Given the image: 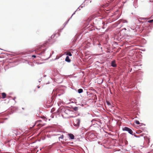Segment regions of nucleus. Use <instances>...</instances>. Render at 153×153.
<instances>
[{
    "instance_id": "nucleus-1",
    "label": "nucleus",
    "mask_w": 153,
    "mask_h": 153,
    "mask_svg": "<svg viewBox=\"0 0 153 153\" xmlns=\"http://www.w3.org/2000/svg\"><path fill=\"white\" fill-rule=\"evenodd\" d=\"M80 119L79 118L76 119L74 121L73 125L76 129L78 128L80 125Z\"/></svg>"
},
{
    "instance_id": "nucleus-2",
    "label": "nucleus",
    "mask_w": 153,
    "mask_h": 153,
    "mask_svg": "<svg viewBox=\"0 0 153 153\" xmlns=\"http://www.w3.org/2000/svg\"><path fill=\"white\" fill-rule=\"evenodd\" d=\"M122 130L123 131H127L129 134L131 135H133V132L132 130L127 127H125L122 128Z\"/></svg>"
},
{
    "instance_id": "nucleus-3",
    "label": "nucleus",
    "mask_w": 153,
    "mask_h": 153,
    "mask_svg": "<svg viewBox=\"0 0 153 153\" xmlns=\"http://www.w3.org/2000/svg\"><path fill=\"white\" fill-rule=\"evenodd\" d=\"M53 100V97H50L48 98L47 102L48 104H50V105H48L50 107H51L52 105Z\"/></svg>"
},
{
    "instance_id": "nucleus-4",
    "label": "nucleus",
    "mask_w": 153,
    "mask_h": 153,
    "mask_svg": "<svg viewBox=\"0 0 153 153\" xmlns=\"http://www.w3.org/2000/svg\"><path fill=\"white\" fill-rule=\"evenodd\" d=\"M109 4H107L105 5L104 8L105 11L106 12L109 13L111 9V8L109 7H107L109 6Z\"/></svg>"
},
{
    "instance_id": "nucleus-5",
    "label": "nucleus",
    "mask_w": 153,
    "mask_h": 153,
    "mask_svg": "<svg viewBox=\"0 0 153 153\" xmlns=\"http://www.w3.org/2000/svg\"><path fill=\"white\" fill-rule=\"evenodd\" d=\"M111 65L113 67H117V65L116 63V61L115 60H114L111 61Z\"/></svg>"
},
{
    "instance_id": "nucleus-6",
    "label": "nucleus",
    "mask_w": 153,
    "mask_h": 153,
    "mask_svg": "<svg viewBox=\"0 0 153 153\" xmlns=\"http://www.w3.org/2000/svg\"><path fill=\"white\" fill-rule=\"evenodd\" d=\"M69 138L71 140H73L74 139V136L72 134L70 133L68 134Z\"/></svg>"
},
{
    "instance_id": "nucleus-7",
    "label": "nucleus",
    "mask_w": 153,
    "mask_h": 153,
    "mask_svg": "<svg viewBox=\"0 0 153 153\" xmlns=\"http://www.w3.org/2000/svg\"><path fill=\"white\" fill-rule=\"evenodd\" d=\"M102 19L100 18H95L94 19V21H97L100 23H103V22L102 21Z\"/></svg>"
},
{
    "instance_id": "nucleus-8",
    "label": "nucleus",
    "mask_w": 153,
    "mask_h": 153,
    "mask_svg": "<svg viewBox=\"0 0 153 153\" xmlns=\"http://www.w3.org/2000/svg\"><path fill=\"white\" fill-rule=\"evenodd\" d=\"M84 2H83V3H82L81 5L79 6V7H78L77 10H76V11H79L80 10V9L79 8V7H81V8H83V7H84L85 6V4H83Z\"/></svg>"
},
{
    "instance_id": "nucleus-9",
    "label": "nucleus",
    "mask_w": 153,
    "mask_h": 153,
    "mask_svg": "<svg viewBox=\"0 0 153 153\" xmlns=\"http://www.w3.org/2000/svg\"><path fill=\"white\" fill-rule=\"evenodd\" d=\"M71 111L68 109H66L64 111V113L67 114H68Z\"/></svg>"
},
{
    "instance_id": "nucleus-10",
    "label": "nucleus",
    "mask_w": 153,
    "mask_h": 153,
    "mask_svg": "<svg viewBox=\"0 0 153 153\" xmlns=\"http://www.w3.org/2000/svg\"><path fill=\"white\" fill-rule=\"evenodd\" d=\"M65 61L68 62H70L71 61V60L69 58L68 56H67L65 59Z\"/></svg>"
},
{
    "instance_id": "nucleus-11",
    "label": "nucleus",
    "mask_w": 153,
    "mask_h": 153,
    "mask_svg": "<svg viewBox=\"0 0 153 153\" xmlns=\"http://www.w3.org/2000/svg\"><path fill=\"white\" fill-rule=\"evenodd\" d=\"M12 132L13 133H14V134H13V135L17 136L18 135V134L17 131L16 130H12Z\"/></svg>"
},
{
    "instance_id": "nucleus-12",
    "label": "nucleus",
    "mask_w": 153,
    "mask_h": 153,
    "mask_svg": "<svg viewBox=\"0 0 153 153\" xmlns=\"http://www.w3.org/2000/svg\"><path fill=\"white\" fill-rule=\"evenodd\" d=\"M6 94L5 93H2V99H4L6 97Z\"/></svg>"
},
{
    "instance_id": "nucleus-13",
    "label": "nucleus",
    "mask_w": 153,
    "mask_h": 153,
    "mask_svg": "<svg viewBox=\"0 0 153 153\" xmlns=\"http://www.w3.org/2000/svg\"><path fill=\"white\" fill-rule=\"evenodd\" d=\"M137 0H136V1H134L133 2V6L135 8L137 7Z\"/></svg>"
},
{
    "instance_id": "nucleus-14",
    "label": "nucleus",
    "mask_w": 153,
    "mask_h": 153,
    "mask_svg": "<svg viewBox=\"0 0 153 153\" xmlns=\"http://www.w3.org/2000/svg\"><path fill=\"white\" fill-rule=\"evenodd\" d=\"M64 137V136L62 134V135H61L60 136L58 137V138L59 139V141H62L61 140H60V139H63V138Z\"/></svg>"
},
{
    "instance_id": "nucleus-15",
    "label": "nucleus",
    "mask_w": 153,
    "mask_h": 153,
    "mask_svg": "<svg viewBox=\"0 0 153 153\" xmlns=\"http://www.w3.org/2000/svg\"><path fill=\"white\" fill-rule=\"evenodd\" d=\"M83 90L82 88L79 89L77 90V92L79 94L82 93L83 92Z\"/></svg>"
},
{
    "instance_id": "nucleus-16",
    "label": "nucleus",
    "mask_w": 153,
    "mask_h": 153,
    "mask_svg": "<svg viewBox=\"0 0 153 153\" xmlns=\"http://www.w3.org/2000/svg\"><path fill=\"white\" fill-rule=\"evenodd\" d=\"M137 80L138 81V82L140 83V82H141V80L142 79V78L141 76H140L139 77L137 78Z\"/></svg>"
},
{
    "instance_id": "nucleus-17",
    "label": "nucleus",
    "mask_w": 153,
    "mask_h": 153,
    "mask_svg": "<svg viewBox=\"0 0 153 153\" xmlns=\"http://www.w3.org/2000/svg\"><path fill=\"white\" fill-rule=\"evenodd\" d=\"M73 110L75 111L78 110V107H77L75 106L73 108Z\"/></svg>"
},
{
    "instance_id": "nucleus-18",
    "label": "nucleus",
    "mask_w": 153,
    "mask_h": 153,
    "mask_svg": "<svg viewBox=\"0 0 153 153\" xmlns=\"http://www.w3.org/2000/svg\"><path fill=\"white\" fill-rule=\"evenodd\" d=\"M66 55H67L68 56H71L72 55L71 53L70 52H68L67 53H66Z\"/></svg>"
},
{
    "instance_id": "nucleus-19",
    "label": "nucleus",
    "mask_w": 153,
    "mask_h": 153,
    "mask_svg": "<svg viewBox=\"0 0 153 153\" xmlns=\"http://www.w3.org/2000/svg\"><path fill=\"white\" fill-rule=\"evenodd\" d=\"M132 135L134 136V137H136L139 138V137H140V136H137V135H136L135 133H134V132L133 133V135Z\"/></svg>"
},
{
    "instance_id": "nucleus-20",
    "label": "nucleus",
    "mask_w": 153,
    "mask_h": 153,
    "mask_svg": "<svg viewBox=\"0 0 153 153\" xmlns=\"http://www.w3.org/2000/svg\"><path fill=\"white\" fill-rule=\"evenodd\" d=\"M134 122L137 124H140L138 120H136Z\"/></svg>"
},
{
    "instance_id": "nucleus-21",
    "label": "nucleus",
    "mask_w": 153,
    "mask_h": 153,
    "mask_svg": "<svg viewBox=\"0 0 153 153\" xmlns=\"http://www.w3.org/2000/svg\"><path fill=\"white\" fill-rule=\"evenodd\" d=\"M46 50V49H44V50H43V51H42L41 52V53H39V54H38L39 55H41L43 53H44V52Z\"/></svg>"
},
{
    "instance_id": "nucleus-22",
    "label": "nucleus",
    "mask_w": 153,
    "mask_h": 153,
    "mask_svg": "<svg viewBox=\"0 0 153 153\" xmlns=\"http://www.w3.org/2000/svg\"><path fill=\"white\" fill-rule=\"evenodd\" d=\"M76 36H77L76 35L75 36V37L74 38L73 40V42H76Z\"/></svg>"
},
{
    "instance_id": "nucleus-23",
    "label": "nucleus",
    "mask_w": 153,
    "mask_h": 153,
    "mask_svg": "<svg viewBox=\"0 0 153 153\" xmlns=\"http://www.w3.org/2000/svg\"><path fill=\"white\" fill-rule=\"evenodd\" d=\"M70 19L66 22H65L64 23V27L68 23V22L69 21V20H70Z\"/></svg>"
},
{
    "instance_id": "nucleus-24",
    "label": "nucleus",
    "mask_w": 153,
    "mask_h": 153,
    "mask_svg": "<svg viewBox=\"0 0 153 153\" xmlns=\"http://www.w3.org/2000/svg\"><path fill=\"white\" fill-rule=\"evenodd\" d=\"M153 22V19H151V20H149L148 21V22H149V23H152Z\"/></svg>"
},
{
    "instance_id": "nucleus-25",
    "label": "nucleus",
    "mask_w": 153,
    "mask_h": 153,
    "mask_svg": "<svg viewBox=\"0 0 153 153\" xmlns=\"http://www.w3.org/2000/svg\"><path fill=\"white\" fill-rule=\"evenodd\" d=\"M106 103L108 105H111L110 103L108 101H106Z\"/></svg>"
},
{
    "instance_id": "nucleus-26",
    "label": "nucleus",
    "mask_w": 153,
    "mask_h": 153,
    "mask_svg": "<svg viewBox=\"0 0 153 153\" xmlns=\"http://www.w3.org/2000/svg\"><path fill=\"white\" fill-rule=\"evenodd\" d=\"M76 12V11H75L74 12V13L72 14V15L71 16V17L70 18V19H71L72 18V16H73V15H74V14H75V12Z\"/></svg>"
},
{
    "instance_id": "nucleus-27",
    "label": "nucleus",
    "mask_w": 153,
    "mask_h": 153,
    "mask_svg": "<svg viewBox=\"0 0 153 153\" xmlns=\"http://www.w3.org/2000/svg\"><path fill=\"white\" fill-rule=\"evenodd\" d=\"M36 56L35 55H33L32 56V57H33L34 58H36Z\"/></svg>"
},
{
    "instance_id": "nucleus-28",
    "label": "nucleus",
    "mask_w": 153,
    "mask_h": 153,
    "mask_svg": "<svg viewBox=\"0 0 153 153\" xmlns=\"http://www.w3.org/2000/svg\"><path fill=\"white\" fill-rule=\"evenodd\" d=\"M131 70H132V68H131L128 71V73L131 72Z\"/></svg>"
},
{
    "instance_id": "nucleus-29",
    "label": "nucleus",
    "mask_w": 153,
    "mask_h": 153,
    "mask_svg": "<svg viewBox=\"0 0 153 153\" xmlns=\"http://www.w3.org/2000/svg\"><path fill=\"white\" fill-rule=\"evenodd\" d=\"M125 144H128V141L126 140L125 141Z\"/></svg>"
},
{
    "instance_id": "nucleus-30",
    "label": "nucleus",
    "mask_w": 153,
    "mask_h": 153,
    "mask_svg": "<svg viewBox=\"0 0 153 153\" xmlns=\"http://www.w3.org/2000/svg\"><path fill=\"white\" fill-rule=\"evenodd\" d=\"M60 134H55V136H58Z\"/></svg>"
},
{
    "instance_id": "nucleus-31",
    "label": "nucleus",
    "mask_w": 153,
    "mask_h": 153,
    "mask_svg": "<svg viewBox=\"0 0 153 153\" xmlns=\"http://www.w3.org/2000/svg\"><path fill=\"white\" fill-rule=\"evenodd\" d=\"M56 143H53V144H52V146H53L54 144H56Z\"/></svg>"
},
{
    "instance_id": "nucleus-32",
    "label": "nucleus",
    "mask_w": 153,
    "mask_h": 153,
    "mask_svg": "<svg viewBox=\"0 0 153 153\" xmlns=\"http://www.w3.org/2000/svg\"><path fill=\"white\" fill-rule=\"evenodd\" d=\"M59 57H57V56H56V59H55V60L58 59H59Z\"/></svg>"
},
{
    "instance_id": "nucleus-33",
    "label": "nucleus",
    "mask_w": 153,
    "mask_h": 153,
    "mask_svg": "<svg viewBox=\"0 0 153 153\" xmlns=\"http://www.w3.org/2000/svg\"><path fill=\"white\" fill-rule=\"evenodd\" d=\"M124 22H123L124 23H125V22H127V21H126V20H124Z\"/></svg>"
},
{
    "instance_id": "nucleus-34",
    "label": "nucleus",
    "mask_w": 153,
    "mask_h": 153,
    "mask_svg": "<svg viewBox=\"0 0 153 153\" xmlns=\"http://www.w3.org/2000/svg\"><path fill=\"white\" fill-rule=\"evenodd\" d=\"M83 129H84V128L83 127H82L81 128V129L82 130H83Z\"/></svg>"
},
{
    "instance_id": "nucleus-35",
    "label": "nucleus",
    "mask_w": 153,
    "mask_h": 153,
    "mask_svg": "<svg viewBox=\"0 0 153 153\" xmlns=\"http://www.w3.org/2000/svg\"><path fill=\"white\" fill-rule=\"evenodd\" d=\"M37 88H40V86H38Z\"/></svg>"
},
{
    "instance_id": "nucleus-36",
    "label": "nucleus",
    "mask_w": 153,
    "mask_h": 153,
    "mask_svg": "<svg viewBox=\"0 0 153 153\" xmlns=\"http://www.w3.org/2000/svg\"><path fill=\"white\" fill-rule=\"evenodd\" d=\"M63 29V28L62 29H60V30H59V31H61V30Z\"/></svg>"
},
{
    "instance_id": "nucleus-37",
    "label": "nucleus",
    "mask_w": 153,
    "mask_h": 153,
    "mask_svg": "<svg viewBox=\"0 0 153 153\" xmlns=\"http://www.w3.org/2000/svg\"><path fill=\"white\" fill-rule=\"evenodd\" d=\"M39 82H41V79L39 80Z\"/></svg>"
},
{
    "instance_id": "nucleus-38",
    "label": "nucleus",
    "mask_w": 153,
    "mask_h": 153,
    "mask_svg": "<svg viewBox=\"0 0 153 153\" xmlns=\"http://www.w3.org/2000/svg\"><path fill=\"white\" fill-rule=\"evenodd\" d=\"M88 92L87 91V94L88 95L89 94H88Z\"/></svg>"
},
{
    "instance_id": "nucleus-39",
    "label": "nucleus",
    "mask_w": 153,
    "mask_h": 153,
    "mask_svg": "<svg viewBox=\"0 0 153 153\" xmlns=\"http://www.w3.org/2000/svg\"><path fill=\"white\" fill-rule=\"evenodd\" d=\"M46 76V75H45L44 76V77H45Z\"/></svg>"
},
{
    "instance_id": "nucleus-40",
    "label": "nucleus",
    "mask_w": 153,
    "mask_h": 153,
    "mask_svg": "<svg viewBox=\"0 0 153 153\" xmlns=\"http://www.w3.org/2000/svg\"><path fill=\"white\" fill-rule=\"evenodd\" d=\"M90 20V19H88V21H89Z\"/></svg>"
},
{
    "instance_id": "nucleus-41",
    "label": "nucleus",
    "mask_w": 153,
    "mask_h": 153,
    "mask_svg": "<svg viewBox=\"0 0 153 153\" xmlns=\"http://www.w3.org/2000/svg\"><path fill=\"white\" fill-rule=\"evenodd\" d=\"M15 98H16V97H15L13 99V100H14Z\"/></svg>"
},
{
    "instance_id": "nucleus-42",
    "label": "nucleus",
    "mask_w": 153,
    "mask_h": 153,
    "mask_svg": "<svg viewBox=\"0 0 153 153\" xmlns=\"http://www.w3.org/2000/svg\"><path fill=\"white\" fill-rule=\"evenodd\" d=\"M124 30H126V28H124Z\"/></svg>"
},
{
    "instance_id": "nucleus-43",
    "label": "nucleus",
    "mask_w": 153,
    "mask_h": 153,
    "mask_svg": "<svg viewBox=\"0 0 153 153\" xmlns=\"http://www.w3.org/2000/svg\"><path fill=\"white\" fill-rule=\"evenodd\" d=\"M53 53V51L52 53Z\"/></svg>"
},
{
    "instance_id": "nucleus-44",
    "label": "nucleus",
    "mask_w": 153,
    "mask_h": 153,
    "mask_svg": "<svg viewBox=\"0 0 153 153\" xmlns=\"http://www.w3.org/2000/svg\"><path fill=\"white\" fill-rule=\"evenodd\" d=\"M39 121H41V120H39Z\"/></svg>"
},
{
    "instance_id": "nucleus-45",
    "label": "nucleus",
    "mask_w": 153,
    "mask_h": 153,
    "mask_svg": "<svg viewBox=\"0 0 153 153\" xmlns=\"http://www.w3.org/2000/svg\"><path fill=\"white\" fill-rule=\"evenodd\" d=\"M51 55H50V56H51Z\"/></svg>"
},
{
    "instance_id": "nucleus-46",
    "label": "nucleus",
    "mask_w": 153,
    "mask_h": 153,
    "mask_svg": "<svg viewBox=\"0 0 153 153\" xmlns=\"http://www.w3.org/2000/svg\"><path fill=\"white\" fill-rule=\"evenodd\" d=\"M5 119H7V118H5Z\"/></svg>"
},
{
    "instance_id": "nucleus-47",
    "label": "nucleus",
    "mask_w": 153,
    "mask_h": 153,
    "mask_svg": "<svg viewBox=\"0 0 153 153\" xmlns=\"http://www.w3.org/2000/svg\"><path fill=\"white\" fill-rule=\"evenodd\" d=\"M54 36H53V37H54Z\"/></svg>"
},
{
    "instance_id": "nucleus-48",
    "label": "nucleus",
    "mask_w": 153,
    "mask_h": 153,
    "mask_svg": "<svg viewBox=\"0 0 153 153\" xmlns=\"http://www.w3.org/2000/svg\"><path fill=\"white\" fill-rule=\"evenodd\" d=\"M54 36H53V37H54Z\"/></svg>"
},
{
    "instance_id": "nucleus-49",
    "label": "nucleus",
    "mask_w": 153,
    "mask_h": 153,
    "mask_svg": "<svg viewBox=\"0 0 153 153\" xmlns=\"http://www.w3.org/2000/svg\"><path fill=\"white\" fill-rule=\"evenodd\" d=\"M54 36H53V37H54Z\"/></svg>"
},
{
    "instance_id": "nucleus-50",
    "label": "nucleus",
    "mask_w": 153,
    "mask_h": 153,
    "mask_svg": "<svg viewBox=\"0 0 153 153\" xmlns=\"http://www.w3.org/2000/svg\"><path fill=\"white\" fill-rule=\"evenodd\" d=\"M132 1H133V0H132Z\"/></svg>"
},
{
    "instance_id": "nucleus-51",
    "label": "nucleus",
    "mask_w": 153,
    "mask_h": 153,
    "mask_svg": "<svg viewBox=\"0 0 153 153\" xmlns=\"http://www.w3.org/2000/svg\"><path fill=\"white\" fill-rule=\"evenodd\" d=\"M114 0H113V1H114Z\"/></svg>"
}]
</instances>
